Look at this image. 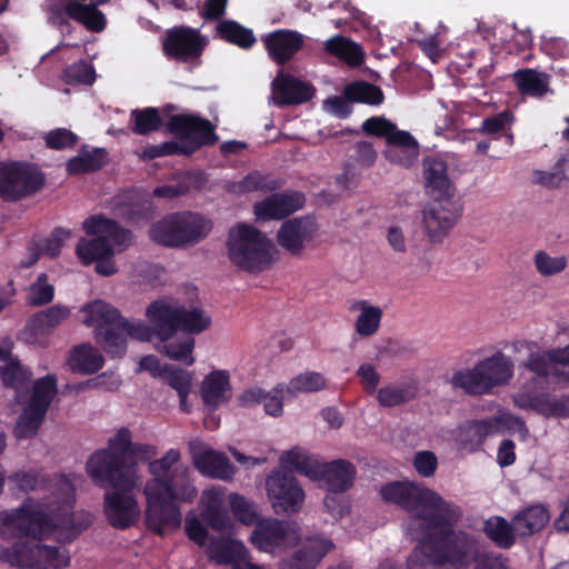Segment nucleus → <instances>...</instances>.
<instances>
[{
	"mask_svg": "<svg viewBox=\"0 0 569 569\" xmlns=\"http://www.w3.org/2000/svg\"><path fill=\"white\" fill-rule=\"evenodd\" d=\"M380 495L408 512L402 529L419 541L408 558V569H461L466 565L472 542L462 531L452 530L462 515L457 505L413 481L389 482Z\"/></svg>",
	"mask_w": 569,
	"mask_h": 569,
	"instance_id": "1",
	"label": "nucleus"
},
{
	"mask_svg": "<svg viewBox=\"0 0 569 569\" xmlns=\"http://www.w3.org/2000/svg\"><path fill=\"white\" fill-rule=\"evenodd\" d=\"M59 489L62 498L59 507L27 498L16 508L0 511V539L16 541L11 547H0V561L19 569H63L70 563L68 551L58 546L43 545L56 530H80L72 512L73 488L61 479Z\"/></svg>",
	"mask_w": 569,
	"mask_h": 569,
	"instance_id": "2",
	"label": "nucleus"
},
{
	"mask_svg": "<svg viewBox=\"0 0 569 569\" xmlns=\"http://www.w3.org/2000/svg\"><path fill=\"white\" fill-rule=\"evenodd\" d=\"M181 453L171 448L148 465L151 478L144 483L146 522L149 529L164 536L181 525L178 503H191L198 496L189 466L181 465Z\"/></svg>",
	"mask_w": 569,
	"mask_h": 569,
	"instance_id": "3",
	"label": "nucleus"
},
{
	"mask_svg": "<svg viewBox=\"0 0 569 569\" xmlns=\"http://www.w3.org/2000/svg\"><path fill=\"white\" fill-rule=\"evenodd\" d=\"M83 323L94 328L97 342L102 346L107 353L118 357L126 351V337H132L141 341H150L157 337L154 325L150 326L142 321H129L120 316L119 311L111 305L94 300L81 308Z\"/></svg>",
	"mask_w": 569,
	"mask_h": 569,
	"instance_id": "4",
	"label": "nucleus"
},
{
	"mask_svg": "<svg viewBox=\"0 0 569 569\" xmlns=\"http://www.w3.org/2000/svg\"><path fill=\"white\" fill-rule=\"evenodd\" d=\"M131 432L121 428L109 438L108 448L96 451L87 461L89 477L101 488L134 489L140 482L136 468L128 463Z\"/></svg>",
	"mask_w": 569,
	"mask_h": 569,
	"instance_id": "5",
	"label": "nucleus"
},
{
	"mask_svg": "<svg viewBox=\"0 0 569 569\" xmlns=\"http://www.w3.org/2000/svg\"><path fill=\"white\" fill-rule=\"evenodd\" d=\"M147 319L154 325L160 341L170 340L178 330L199 335L211 326L210 315L199 307L181 305L177 299L163 297L146 309Z\"/></svg>",
	"mask_w": 569,
	"mask_h": 569,
	"instance_id": "6",
	"label": "nucleus"
},
{
	"mask_svg": "<svg viewBox=\"0 0 569 569\" xmlns=\"http://www.w3.org/2000/svg\"><path fill=\"white\" fill-rule=\"evenodd\" d=\"M277 250L273 242L251 224L238 223L229 230L227 254L239 269L260 273L274 261Z\"/></svg>",
	"mask_w": 569,
	"mask_h": 569,
	"instance_id": "7",
	"label": "nucleus"
},
{
	"mask_svg": "<svg viewBox=\"0 0 569 569\" xmlns=\"http://www.w3.org/2000/svg\"><path fill=\"white\" fill-rule=\"evenodd\" d=\"M82 228L87 236L92 237L81 238L76 246V254L84 266L112 258L114 253L123 251L131 240L129 231L101 214L86 219Z\"/></svg>",
	"mask_w": 569,
	"mask_h": 569,
	"instance_id": "8",
	"label": "nucleus"
},
{
	"mask_svg": "<svg viewBox=\"0 0 569 569\" xmlns=\"http://www.w3.org/2000/svg\"><path fill=\"white\" fill-rule=\"evenodd\" d=\"M515 365L502 351L479 360L472 368L456 371L450 383L471 396L489 395L506 386L513 377Z\"/></svg>",
	"mask_w": 569,
	"mask_h": 569,
	"instance_id": "9",
	"label": "nucleus"
},
{
	"mask_svg": "<svg viewBox=\"0 0 569 569\" xmlns=\"http://www.w3.org/2000/svg\"><path fill=\"white\" fill-rule=\"evenodd\" d=\"M212 226L210 219L198 212L182 211L152 223L149 236L153 242L164 247L187 248L206 239Z\"/></svg>",
	"mask_w": 569,
	"mask_h": 569,
	"instance_id": "10",
	"label": "nucleus"
},
{
	"mask_svg": "<svg viewBox=\"0 0 569 569\" xmlns=\"http://www.w3.org/2000/svg\"><path fill=\"white\" fill-rule=\"evenodd\" d=\"M167 127L180 141L161 143L162 156L191 154L201 147L212 146L218 141V136L214 133L216 126L194 114L172 116Z\"/></svg>",
	"mask_w": 569,
	"mask_h": 569,
	"instance_id": "11",
	"label": "nucleus"
},
{
	"mask_svg": "<svg viewBox=\"0 0 569 569\" xmlns=\"http://www.w3.org/2000/svg\"><path fill=\"white\" fill-rule=\"evenodd\" d=\"M110 0H47L48 21L54 26H68L71 19L86 30L100 33L107 28V17L99 6Z\"/></svg>",
	"mask_w": 569,
	"mask_h": 569,
	"instance_id": "12",
	"label": "nucleus"
},
{
	"mask_svg": "<svg viewBox=\"0 0 569 569\" xmlns=\"http://www.w3.org/2000/svg\"><path fill=\"white\" fill-rule=\"evenodd\" d=\"M503 429L518 432L523 439L529 435L525 421L512 413L501 412L488 419L468 421L459 427L457 440L462 449L470 452L478 450L487 437Z\"/></svg>",
	"mask_w": 569,
	"mask_h": 569,
	"instance_id": "13",
	"label": "nucleus"
},
{
	"mask_svg": "<svg viewBox=\"0 0 569 569\" xmlns=\"http://www.w3.org/2000/svg\"><path fill=\"white\" fill-rule=\"evenodd\" d=\"M57 392L54 375H48L34 382L31 398L14 427L18 439H28L37 433Z\"/></svg>",
	"mask_w": 569,
	"mask_h": 569,
	"instance_id": "14",
	"label": "nucleus"
},
{
	"mask_svg": "<svg viewBox=\"0 0 569 569\" xmlns=\"http://www.w3.org/2000/svg\"><path fill=\"white\" fill-rule=\"evenodd\" d=\"M44 177L34 164L0 162V197L16 201L36 193L43 186Z\"/></svg>",
	"mask_w": 569,
	"mask_h": 569,
	"instance_id": "15",
	"label": "nucleus"
},
{
	"mask_svg": "<svg viewBox=\"0 0 569 569\" xmlns=\"http://www.w3.org/2000/svg\"><path fill=\"white\" fill-rule=\"evenodd\" d=\"M300 541V530L296 522L274 518L259 519L250 536V542L262 552L279 553L295 547Z\"/></svg>",
	"mask_w": 569,
	"mask_h": 569,
	"instance_id": "16",
	"label": "nucleus"
},
{
	"mask_svg": "<svg viewBox=\"0 0 569 569\" xmlns=\"http://www.w3.org/2000/svg\"><path fill=\"white\" fill-rule=\"evenodd\" d=\"M512 350L528 353V358L522 362V366L533 373L538 380H543L546 383L569 382V375L561 368L557 348L547 350L541 349L533 341L516 340L512 342Z\"/></svg>",
	"mask_w": 569,
	"mask_h": 569,
	"instance_id": "17",
	"label": "nucleus"
},
{
	"mask_svg": "<svg viewBox=\"0 0 569 569\" xmlns=\"http://www.w3.org/2000/svg\"><path fill=\"white\" fill-rule=\"evenodd\" d=\"M266 489L277 513H296L302 508L305 491L296 478L284 470H273L266 479Z\"/></svg>",
	"mask_w": 569,
	"mask_h": 569,
	"instance_id": "18",
	"label": "nucleus"
},
{
	"mask_svg": "<svg viewBox=\"0 0 569 569\" xmlns=\"http://www.w3.org/2000/svg\"><path fill=\"white\" fill-rule=\"evenodd\" d=\"M206 46L207 39L199 30L184 26L167 30L162 42L163 53L179 62L198 60Z\"/></svg>",
	"mask_w": 569,
	"mask_h": 569,
	"instance_id": "19",
	"label": "nucleus"
},
{
	"mask_svg": "<svg viewBox=\"0 0 569 569\" xmlns=\"http://www.w3.org/2000/svg\"><path fill=\"white\" fill-rule=\"evenodd\" d=\"M132 490L118 487L104 493V515L113 528L127 529L139 520L141 511Z\"/></svg>",
	"mask_w": 569,
	"mask_h": 569,
	"instance_id": "20",
	"label": "nucleus"
},
{
	"mask_svg": "<svg viewBox=\"0 0 569 569\" xmlns=\"http://www.w3.org/2000/svg\"><path fill=\"white\" fill-rule=\"evenodd\" d=\"M188 448L194 468L202 476L224 481L232 479L236 469L223 453L211 449L199 438L191 439Z\"/></svg>",
	"mask_w": 569,
	"mask_h": 569,
	"instance_id": "21",
	"label": "nucleus"
},
{
	"mask_svg": "<svg viewBox=\"0 0 569 569\" xmlns=\"http://www.w3.org/2000/svg\"><path fill=\"white\" fill-rule=\"evenodd\" d=\"M459 212L451 199H435L422 210V223L432 242H441L453 228Z\"/></svg>",
	"mask_w": 569,
	"mask_h": 569,
	"instance_id": "22",
	"label": "nucleus"
},
{
	"mask_svg": "<svg viewBox=\"0 0 569 569\" xmlns=\"http://www.w3.org/2000/svg\"><path fill=\"white\" fill-rule=\"evenodd\" d=\"M61 479L68 481L74 489L70 479L59 476L50 480L46 475L37 470L17 471L9 476V481L14 483L20 491L31 492L48 489L49 495L38 500L51 503L53 508L59 507L61 502L62 492L59 489ZM33 499L37 500L36 498Z\"/></svg>",
	"mask_w": 569,
	"mask_h": 569,
	"instance_id": "23",
	"label": "nucleus"
},
{
	"mask_svg": "<svg viewBox=\"0 0 569 569\" xmlns=\"http://www.w3.org/2000/svg\"><path fill=\"white\" fill-rule=\"evenodd\" d=\"M333 548L335 545L329 538H308L299 550L278 562V569H316L319 561Z\"/></svg>",
	"mask_w": 569,
	"mask_h": 569,
	"instance_id": "24",
	"label": "nucleus"
},
{
	"mask_svg": "<svg viewBox=\"0 0 569 569\" xmlns=\"http://www.w3.org/2000/svg\"><path fill=\"white\" fill-rule=\"evenodd\" d=\"M318 228L310 217L293 218L284 221L278 233V243L292 254H299L305 243L311 241L317 234Z\"/></svg>",
	"mask_w": 569,
	"mask_h": 569,
	"instance_id": "25",
	"label": "nucleus"
},
{
	"mask_svg": "<svg viewBox=\"0 0 569 569\" xmlns=\"http://www.w3.org/2000/svg\"><path fill=\"white\" fill-rule=\"evenodd\" d=\"M305 204V197L297 191H284L274 193L254 204L253 211L258 220H279Z\"/></svg>",
	"mask_w": 569,
	"mask_h": 569,
	"instance_id": "26",
	"label": "nucleus"
},
{
	"mask_svg": "<svg viewBox=\"0 0 569 569\" xmlns=\"http://www.w3.org/2000/svg\"><path fill=\"white\" fill-rule=\"evenodd\" d=\"M226 489L221 486H212L203 490L200 498L201 516L213 530L230 529L232 520L224 508Z\"/></svg>",
	"mask_w": 569,
	"mask_h": 569,
	"instance_id": "27",
	"label": "nucleus"
},
{
	"mask_svg": "<svg viewBox=\"0 0 569 569\" xmlns=\"http://www.w3.org/2000/svg\"><path fill=\"white\" fill-rule=\"evenodd\" d=\"M513 402L520 409H531L547 418L569 416V399L566 397L523 390L513 397Z\"/></svg>",
	"mask_w": 569,
	"mask_h": 569,
	"instance_id": "28",
	"label": "nucleus"
},
{
	"mask_svg": "<svg viewBox=\"0 0 569 569\" xmlns=\"http://www.w3.org/2000/svg\"><path fill=\"white\" fill-rule=\"evenodd\" d=\"M303 34L280 29L263 37L269 56L279 64L289 61L303 46Z\"/></svg>",
	"mask_w": 569,
	"mask_h": 569,
	"instance_id": "29",
	"label": "nucleus"
},
{
	"mask_svg": "<svg viewBox=\"0 0 569 569\" xmlns=\"http://www.w3.org/2000/svg\"><path fill=\"white\" fill-rule=\"evenodd\" d=\"M312 96V87L292 76L279 74L272 81V100L278 106L303 103Z\"/></svg>",
	"mask_w": 569,
	"mask_h": 569,
	"instance_id": "30",
	"label": "nucleus"
},
{
	"mask_svg": "<svg viewBox=\"0 0 569 569\" xmlns=\"http://www.w3.org/2000/svg\"><path fill=\"white\" fill-rule=\"evenodd\" d=\"M349 311L353 316V330L357 336L369 338L379 331L383 315L379 306L358 299L351 301Z\"/></svg>",
	"mask_w": 569,
	"mask_h": 569,
	"instance_id": "31",
	"label": "nucleus"
},
{
	"mask_svg": "<svg viewBox=\"0 0 569 569\" xmlns=\"http://www.w3.org/2000/svg\"><path fill=\"white\" fill-rule=\"evenodd\" d=\"M356 475L357 469L350 461L337 459L321 462L317 480H325L329 491L343 492L352 487Z\"/></svg>",
	"mask_w": 569,
	"mask_h": 569,
	"instance_id": "32",
	"label": "nucleus"
},
{
	"mask_svg": "<svg viewBox=\"0 0 569 569\" xmlns=\"http://www.w3.org/2000/svg\"><path fill=\"white\" fill-rule=\"evenodd\" d=\"M423 178L428 193L435 199H451L455 188L447 174L446 162L437 158L423 161Z\"/></svg>",
	"mask_w": 569,
	"mask_h": 569,
	"instance_id": "33",
	"label": "nucleus"
},
{
	"mask_svg": "<svg viewBox=\"0 0 569 569\" xmlns=\"http://www.w3.org/2000/svg\"><path fill=\"white\" fill-rule=\"evenodd\" d=\"M200 392L203 402L212 408L229 401L231 398L229 372L218 369L208 373L202 380Z\"/></svg>",
	"mask_w": 569,
	"mask_h": 569,
	"instance_id": "34",
	"label": "nucleus"
},
{
	"mask_svg": "<svg viewBox=\"0 0 569 569\" xmlns=\"http://www.w3.org/2000/svg\"><path fill=\"white\" fill-rule=\"evenodd\" d=\"M418 153V142L408 131L390 137L383 150L387 160L402 167H409L417 159Z\"/></svg>",
	"mask_w": 569,
	"mask_h": 569,
	"instance_id": "35",
	"label": "nucleus"
},
{
	"mask_svg": "<svg viewBox=\"0 0 569 569\" xmlns=\"http://www.w3.org/2000/svg\"><path fill=\"white\" fill-rule=\"evenodd\" d=\"M518 91L526 97L542 98L550 90V76L535 69H521L512 74Z\"/></svg>",
	"mask_w": 569,
	"mask_h": 569,
	"instance_id": "36",
	"label": "nucleus"
},
{
	"mask_svg": "<svg viewBox=\"0 0 569 569\" xmlns=\"http://www.w3.org/2000/svg\"><path fill=\"white\" fill-rule=\"evenodd\" d=\"M323 50L350 67H359L365 61L361 47L343 36H333L323 42Z\"/></svg>",
	"mask_w": 569,
	"mask_h": 569,
	"instance_id": "37",
	"label": "nucleus"
},
{
	"mask_svg": "<svg viewBox=\"0 0 569 569\" xmlns=\"http://www.w3.org/2000/svg\"><path fill=\"white\" fill-rule=\"evenodd\" d=\"M279 462L282 469L295 470L311 480H317V476L320 472L321 462L318 458L299 447L284 451L280 456Z\"/></svg>",
	"mask_w": 569,
	"mask_h": 569,
	"instance_id": "38",
	"label": "nucleus"
},
{
	"mask_svg": "<svg viewBox=\"0 0 569 569\" xmlns=\"http://www.w3.org/2000/svg\"><path fill=\"white\" fill-rule=\"evenodd\" d=\"M68 363L72 371L90 375L102 368L104 359L98 349L82 343L72 349Z\"/></svg>",
	"mask_w": 569,
	"mask_h": 569,
	"instance_id": "39",
	"label": "nucleus"
},
{
	"mask_svg": "<svg viewBox=\"0 0 569 569\" xmlns=\"http://www.w3.org/2000/svg\"><path fill=\"white\" fill-rule=\"evenodd\" d=\"M550 519L549 511L542 505L530 506L512 519L515 530L520 536H529L541 530Z\"/></svg>",
	"mask_w": 569,
	"mask_h": 569,
	"instance_id": "40",
	"label": "nucleus"
},
{
	"mask_svg": "<svg viewBox=\"0 0 569 569\" xmlns=\"http://www.w3.org/2000/svg\"><path fill=\"white\" fill-rule=\"evenodd\" d=\"M209 558L219 565L232 563L246 560L249 551L246 546L233 539H221L212 542L209 547Z\"/></svg>",
	"mask_w": 569,
	"mask_h": 569,
	"instance_id": "41",
	"label": "nucleus"
},
{
	"mask_svg": "<svg viewBox=\"0 0 569 569\" xmlns=\"http://www.w3.org/2000/svg\"><path fill=\"white\" fill-rule=\"evenodd\" d=\"M71 311L68 307L56 305L43 311L36 313L27 327L33 335H43L57 328L70 316Z\"/></svg>",
	"mask_w": 569,
	"mask_h": 569,
	"instance_id": "42",
	"label": "nucleus"
},
{
	"mask_svg": "<svg viewBox=\"0 0 569 569\" xmlns=\"http://www.w3.org/2000/svg\"><path fill=\"white\" fill-rule=\"evenodd\" d=\"M375 393L381 407L392 408L413 400L418 388L412 383H391L377 389Z\"/></svg>",
	"mask_w": 569,
	"mask_h": 569,
	"instance_id": "43",
	"label": "nucleus"
},
{
	"mask_svg": "<svg viewBox=\"0 0 569 569\" xmlns=\"http://www.w3.org/2000/svg\"><path fill=\"white\" fill-rule=\"evenodd\" d=\"M107 153L103 149H89L83 147L78 156L71 158L66 163V170L69 174H81L100 169L106 163Z\"/></svg>",
	"mask_w": 569,
	"mask_h": 569,
	"instance_id": "44",
	"label": "nucleus"
},
{
	"mask_svg": "<svg viewBox=\"0 0 569 569\" xmlns=\"http://www.w3.org/2000/svg\"><path fill=\"white\" fill-rule=\"evenodd\" d=\"M463 536L472 542V548L466 565L461 569H467L471 562L475 563V569H511L509 560L502 555L480 551L477 541L471 536L466 532H463Z\"/></svg>",
	"mask_w": 569,
	"mask_h": 569,
	"instance_id": "45",
	"label": "nucleus"
},
{
	"mask_svg": "<svg viewBox=\"0 0 569 569\" xmlns=\"http://www.w3.org/2000/svg\"><path fill=\"white\" fill-rule=\"evenodd\" d=\"M483 531L487 537L500 548H509L515 543L513 522L509 523L505 518L495 516L485 521Z\"/></svg>",
	"mask_w": 569,
	"mask_h": 569,
	"instance_id": "46",
	"label": "nucleus"
},
{
	"mask_svg": "<svg viewBox=\"0 0 569 569\" xmlns=\"http://www.w3.org/2000/svg\"><path fill=\"white\" fill-rule=\"evenodd\" d=\"M158 347V351L171 360L181 362L186 366L194 363L193 350L196 341L192 337H183L174 341H162Z\"/></svg>",
	"mask_w": 569,
	"mask_h": 569,
	"instance_id": "47",
	"label": "nucleus"
},
{
	"mask_svg": "<svg viewBox=\"0 0 569 569\" xmlns=\"http://www.w3.org/2000/svg\"><path fill=\"white\" fill-rule=\"evenodd\" d=\"M278 188L276 180L259 171H252L243 177L240 181L229 184V191L236 194H244L253 191H271Z\"/></svg>",
	"mask_w": 569,
	"mask_h": 569,
	"instance_id": "48",
	"label": "nucleus"
},
{
	"mask_svg": "<svg viewBox=\"0 0 569 569\" xmlns=\"http://www.w3.org/2000/svg\"><path fill=\"white\" fill-rule=\"evenodd\" d=\"M217 32L222 39L243 49L251 48L256 42V37L250 29L231 20L220 22L217 26Z\"/></svg>",
	"mask_w": 569,
	"mask_h": 569,
	"instance_id": "49",
	"label": "nucleus"
},
{
	"mask_svg": "<svg viewBox=\"0 0 569 569\" xmlns=\"http://www.w3.org/2000/svg\"><path fill=\"white\" fill-rule=\"evenodd\" d=\"M327 387V379L322 373L315 371H307L292 378L286 385L287 393L295 396L299 392H316Z\"/></svg>",
	"mask_w": 569,
	"mask_h": 569,
	"instance_id": "50",
	"label": "nucleus"
},
{
	"mask_svg": "<svg viewBox=\"0 0 569 569\" xmlns=\"http://www.w3.org/2000/svg\"><path fill=\"white\" fill-rule=\"evenodd\" d=\"M131 121L133 122L132 130L137 134H147L157 131L162 120L157 108L136 109L131 111Z\"/></svg>",
	"mask_w": 569,
	"mask_h": 569,
	"instance_id": "51",
	"label": "nucleus"
},
{
	"mask_svg": "<svg viewBox=\"0 0 569 569\" xmlns=\"http://www.w3.org/2000/svg\"><path fill=\"white\" fill-rule=\"evenodd\" d=\"M345 94L351 101L369 104H380L383 101V93L380 88L367 82H355L348 84L346 87Z\"/></svg>",
	"mask_w": 569,
	"mask_h": 569,
	"instance_id": "52",
	"label": "nucleus"
},
{
	"mask_svg": "<svg viewBox=\"0 0 569 569\" xmlns=\"http://www.w3.org/2000/svg\"><path fill=\"white\" fill-rule=\"evenodd\" d=\"M533 264L540 276L551 277L562 272L568 261L562 254L551 256L545 250H538L533 256Z\"/></svg>",
	"mask_w": 569,
	"mask_h": 569,
	"instance_id": "53",
	"label": "nucleus"
},
{
	"mask_svg": "<svg viewBox=\"0 0 569 569\" xmlns=\"http://www.w3.org/2000/svg\"><path fill=\"white\" fill-rule=\"evenodd\" d=\"M229 507L233 517L246 526L259 521L256 508L252 502L239 493H230L228 497Z\"/></svg>",
	"mask_w": 569,
	"mask_h": 569,
	"instance_id": "54",
	"label": "nucleus"
},
{
	"mask_svg": "<svg viewBox=\"0 0 569 569\" xmlns=\"http://www.w3.org/2000/svg\"><path fill=\"white\" fill-rule=\"evenodd\" d=\"M54 288L48 282L46 273L39 274L37 280L29 287L27 301L31 306H42L52 301Z\"/></svg>",
	"mask_w": 569,
	"mask_h": 569,
	"instance_id": "55",
	"label": "nucleus"
},
{
	"mask_svg": "<svg viewBox=\"0 0 569 569\" xmlns=\"http://www.w3.org/2000/svg\"><path fill=\"white\" fill-rule=\"evenodd\" d=\"M1 379L4 386L19 391L30 379V373L14 360H10L4 367L0 368Z\"/></svg>",
	"mask_w": 569,
	"mask_h": 569,
	"instance_id": "56",
	"label": "nucleus"
},
{
	"mask_svg": "<svg viewBox=\"0 0 569 569\" xmlns=\"http://www.w3.org/2000/svg\"><path fill=\"white\" fill-rule=\"evenodd\" d=\"M163 381L177 391V393H190L192 376L187 370L173 367L164 366Z\"/></svg>",
	"mask_w": 569,
	"mask_h": 569,
	"instance_id": "57",
	"label": "nucleus"
},
{
	"mask_svg": "<svg viewBox=\"0 0 569 569\" xmlns=\"http://www.w3.org/2000/svg\"><path fill=\"white\" fill-rule=\"evenodd\" d=\"M63 79L69 84H91L94 81V70L90 63L80 60L64 69Z\"/></svg>",
	"mask_w": 569,
	"mask_h": 569,
	"instance_id": "58",
	"label": "nucleus"
},
{
	"mask_svg": "<svg viewBox=\"0 0 569 569\" xmlns=\"http://www.w3.org/2000/svg\"><path fill=\"white\" fill-rule=\"evenodd\" d=\"M361 128L367 134L383 138L386 143L390 140V137L402 131L398 130L395 123L383 117H371L362 123Z\"/></svg>",
	"mask_w": 569,
	"mask_h": 569,
	"instance_id": "59",
	"label": "nucleus"
},
{
	"mask_svg": "<svg viewBox=\"0 0 569 569\" xmlns=\"http://www.w3.org/2000/svg\"><path fill=\"white\" fill-rule=\"evenodd\" d=\"M44 140L49 148L61 150L73 147L78 141V137L66 128H58L49 131Z\"/></svg>",
	"mask_w": 569,
	"mask_h": 569,
	"instance_id": "60",
	"label": "nucleus"
},
{
	"mask_svg": "<svg viewBox=\"0 0 569 569\" xmlns=\"http://www.w3.org/2000/svg\"><path fill=\"white\" fill-rule=\"evenodd\" d=\"M290 396L291 395L287 393L286 386L283 385H279L270 392H266V398L262 401L266 413L272 417H279L282 413V401Z\"/></svg>",
	"mask_w": 569,
	"mask_h": 569,
	"instance_id": "61",
	"label": "nucleus"
},
{
	"mask_svg": "<svg viewBox=\"0 0 569 569\" xmlns=\"http://www.w3.org/2000/svg\"><path fill=\"white\" fill-rule=\"evenodd\" d=\"M72 238V231L66 228H56L51 236L46 240L43 252L56 258L60 254L63 244Z\"/></svg>",
	"mask_w": 569,
	"mask_h": 569,
	"instance_id": "62",
	"label": "nucleus"
},
{
	"mask_svg": "<svg viewBox=\"0 0 569 569\" xmlns=\"http://www.w3.org/2000/svg\"><path fill=\"white\" fill-rule=\"evenodd\" d=\"M356 375L360 379L366 392L372 395L377 391L380 383V373L377 371L375 366L368 362L361 363L358 367Z\"/></svg>",
	"mask_w": 569,
	"mask_h": 569,
	"instance_id": "63",
	"label": "nucleus"
},
{
	"mask_svg": "<svg viewBox=\"0 0 569 569\" xmlns=\"http://www.w3.org/2000/svg\"><path fill=\"white\" fill-rule=\"evenodd\" d=\"M184 530L190 540L199 546H204L208 540V531L201 520L193 513L189 512L184 521Z\"/></svg>",
	"mask_w": 569,
	"mask_h": 569,
	"instance_id": "64",
	"label": "nucleus"
}]
</instances>
